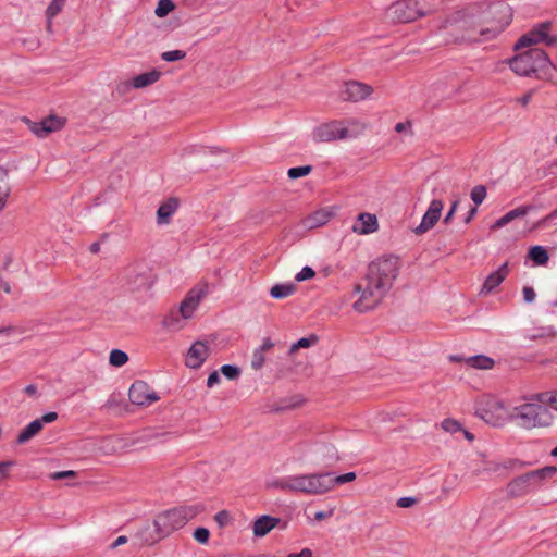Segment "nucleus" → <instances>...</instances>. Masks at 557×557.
<instances>
[{
  "mask_svg": "<svg viewBox=\"0 0 557 557\" xmlns=\"http://www.w3.org/2000/svg\"><path fill=\"white\" fill-rule=\"evenodd\" d=\"M329 479L331 481L330 484V491H332L336 485H342L348 482H352L356 480V473L355 472H347L345 474L335 475L333 472H327Z\"/></svg>",
  "mask_w": 557,
  "mask_h": 557,
  "instance_id": "obj_33",
  "label": "nucleus"
},
{
  "mask_svg": "<svg viewBox=\"0 0 557 557\" xmlns=\"http://www.w3.org/2000/svg\"><path fill=\"white\" fill-rule=\"evenodd\" d=\"M475 413L494 426L503 425L506 420L504 406L498 400L488 401L485 407L479 408Z\"/></svg>",
  "mask_w": 557,
  "mask_h": 557,
  "instance_id": "obj_14",
  "label": "nucleus"
},
{
  "mask_svg": "<svg viewBox=\"0 0 557 557\" xmlns=\"http://www.w3.org/2000/svg\"><path fill=\"white\" fill-rule=\"evenodd\" d=\"M552 22L546 21L537 24L531 30L523 34L515 44V50H520L532 45L545 44L547 47L557 46V35H550Z\"/></svg>",
  "mask_w": 557,
  "mask_h": 557,
  "instance_id": "obj_10",
  "label": "nucleus"
},
{
  "mask_svg": "<svg viewBox=\"0 0 557 557\" xmlns=\"http://www.w3.org/2000/svg\"><path fill=\"white\" fill-rule=\"evenodd\" d=\"M512 20L509 4L496 2L483 9L471 5L457 11L438 27L445 44L483 42L496 38Z\"/></svg>",
  "mask_w": 557,
  "mask_h": 557,
  "instance_id": "obj_1",
  "label": "nucleus"
},
{
  "mask_svg": "<svg viewBox=\"0 0 557 557\" xmlns=\"http://www.w3.org/2000/svg\"><path fill=\"white\" fill-rule=\"evenodd\" d=\"M458 206H459V200H455V201L451 203L449 211L447 212V214L445 215V218H444V220H443V223H444V224H446V225H447V224H449V223L451 222L453 216H454V214H455V212H456V210H457Z\"/></svg>",
  "mask_w": 557,
  "mask_h": 557,
  "instance_id": "obj_57",
  "label": "nucleus"
},
{
  "mask_svg": "<svg viewBox=\"0 0 557 557\" xmlns=\"http://www.w3.org/2000/svg\"><path fill=\"white\" fill-rule=\"evenodd\" d=\"M311 171H312L311 165H302V166H297V168H290L287 172V175L290 180H297L299 177L310 174Z\"/></svg>",
  "mask_w": 557,
  "mask_h": 557,
  "instance_id": "obj_45",
  "label": "nucleus"
},
{
  "mask_svg": "<svg viewBox=\"0 0 557 557\" xmlns=\"http://www.w3.org/2000/svg\"><path fill=\"white\" fill-rule=\"evenodd\" d=\"M510 419L517 421L519 426L531 430L549 426L554 418L547 407L535 403H525L513 408Z\"/></svg>",
  "mask_w": 557,
  "mask_h": 557,
  "instance_id": "obj_8",
  "label": "nucleus"
},
{
  "mask_svg": "<svg viewBox=\"0 0 557 557\" xmlns=\"http://www.w3.org/2000/svg\"><path fill=\"white\" fill-rule=\"evenodd\" d=\"M529 258L537 265H544L548 262L549 256L543 246H532L529 250Z\"/></svg>",
  "mask_w": 557,
  "mask_h": 557,
  "instance_id": "obj_31",
  "label": "nucleus"
},
{
  "mask_svg": "<svg viewBox=\"0 0 557 557\" xmlns=\"http://www.w3.org/2000/svg\"><path fill=\"white\" fill-rule=\"evenodd\" d=\"M199 305L196 301L191 300L187 296L181 302L180 306V314L184 320L190 319L193 317L194 311Z\"/></svg>",
  "mask_w": 557,
  "mask_h": 557,
  "instance_id": "obj_34",
  "label": "nucleus"
},
{
  "mask_svg": "<svg viewBox=\"0 0 557 557\" xmlns=\"http://www.w3.org/2000/svg\"><path fill=\"white\" fill-rule=\"evenodd\" d=\"M517 461H515V460H510V461L505 462V463L485 462V466L482 469L481 468L474 469L472 471V474L479 476V475H482L485 472H499V471H503V470H508V469L512 468V466Z\"/></svg>",
  "mask_w": 557,
  "mask_h": 557,
  "instance_id": "obj_30",
  "label": "nucleus"
},
{
  "mask_svg": "<svg viewBox=\"0 0 557 557\" xmlns=\"http://www.w3.org/2000/svg\"><path fill=\"white\" fill-rule=\"evenodd\" d=\"M509 273L508 262L503 263L496 271L492 272L484 281L480 295H488L498 287Z\"/></svg>",
  "mask_w": 557,
  "mask_h": 557,
  "instance_id": "obj_18",
  "label": "nucleus"
},
{
  "mask_svg": "<svg viewBox=\"0 0 557 557\" xmlns=\"http://www.w3.org/2000/svg\"><path fill=\"white\" fill-rule=\"evenodd\" d=\"M318 460L330 467L341 460L337 448L332 443H322L317 448Z\"/></svg>",
  "mask_w": 557,
  "mask_h": 557,
  "instance_id": "obj_19",
  "label": "nucleus"
},
{
  "mask_svg": "<svg viewBox=\"0 0 557 557\" xmlns=\"http://www.w3.org/2000/svg\"><path fill=\"white\" fill-rule=\"evenodd\" d=\"M221 381L220 379V375H219V372L218 371H213L209 374L208 376V380H207V386L209 388L213 387L215 384H218L219 382Z\"/></svg>",
  "mask_w": 557,
  "mask_h": 557,
  "instance_id": "obj_60",
  "label": "nucleus"
},
{
  "mask_svg": "<svg viewBox=\"0 0 557 557\" xmlns=\"http://www.w3.org/2000/svg\"><path fill=\"white\" fill-rule=\"evenodd\" d=\"M209 537H210V532L207 528H203V527H199L195 530L194 532V539L200 543V544H206L208 543L209 541Z\"/></svg>",
  "mask_w": 557,
  "mask_h": 557,
  "instance_id": "obj_49",
  "label": "nucleus"
},
{
  "mask_svg": "<svg viewBox=\"0 0 557 557\" xmlns=\"http://www.w3.org/2000/svg\"><path fill=\"white\" fill-rule=\"evenodd\" d=\"M202 504L185 505L160 512L156 516L157 527L165 537L182 529L189 520L203 512Z\"/></svg>",
  "mask_w": 557,
  "mask_h": 557,
  "instance_id": "obj_4",
  "label": "nucleus"
},
{
  "mask_svg": "<svg viewBox=\"0 0 557 557\" xmlns=\"http://www.w3.org/2000/svg\"><path fill=\"white\" fill-rule=\"evenodd\" d=\"M23 122L26 123L29 131L35 134L37 137H45L44 132L40 131L41 125H39V122H33L27 117H23Z\"/></svg>",
  "mask_w": 557,
  "mask_h": 557,
  "instance_id": "obj_52",
  "label": "nucleus"
},
{
  "mask_svg": "<svg viewBox=\"0 0 557 557\" xmlns=\"http://www.w3.org/2000/svg\"><path fill=\"white\" fill-rule=\"evenodd\" d=\"M555 336H556V331L552 326H548V327L544 329L542 333L531 335L530 338L534 341V339L543 338V337L554 338Z\"/></svg>",
  "mask_w": 557,
  "mask_h": 557,
  "instance_id": "obj_54",
  "label": "nucleus"
},
{
  "mask_svg": "<svg viewBox=\"0 0 557 557\" xmlns=\"http://www.w3.org/2000/svg\"><path fill=\"white\" fill-rule=\"evenodd\" d=\"M177 208L178 201L176 198H170L163 202L157 211L158 224H168L170 222V218L174 214Z\"/></svg>",
  "mask_w": 557,
  "mask_h": 557,
  "instance_id": "obj_22",
  "label": "nucleus"
},
{
  "mask_svg": "<svg viewBox=\"0 0 557 557\" xmlns=\"http://www.w3.org/2000/svg\"><path fill=\"white\" fill-rule=\"evenodd\" d=\"M444 203L440 199H433L424 213L420 224L413 230L414 234L422 235L434 227L438 222Z\"/></svg>",
  "mask_w": 557,
  "mask_h": 557,
  "instance_id": "obj_15",
  "label": "nucleus"
},
{
  "mask_svg": "<svg viewBox=\"0 0 557 557\" xmlns=\"http://www.w3.org/2000/svg\"><path fill=\"white\" fill-rule=\"evenodd\" d=\"M161 73L157 70L141 73L133 78V87L140 89L148 87L159 81Z\"/></svg>",
  "mask_w": 557,
  "mask_h": 557,
  "instance_id": "obj_24",
  "label": "nucleus"
},
{
  "mask_svg": "<svg viewBox=\"0 0 557 557\" xmlns=\"http://www.w3.org/2000/svg\"><path fill=\"white\" fill-rule=\"evenodd\" d=\"M400 269L397 257H381L372 261L367 269L363 283L355 286V292L360 294L352 308L363 313L376 308L391 290Z\"/></svg>",
  "mask_w": 557,
  "mask_h": 557,
  "instance_id": "obj_2",
  "label": "nucleus"
},
{
  "mask_svg": "<svg viewBox=\"0 0 557 557\" xmlns=\"http://www.w3.org/2000/svg\"><path fill=\"white\" fill-rule=\"evenodd\" d=\"M208 284L203 283L191 288L186 296L199 305L200 300L208 294Z\"/></svg>",
  "mask_w": 557,
  "mask_h": 557,
  "instance_id": "obj_40",
  "label": "nucleus"
},
{
  "mask_svg": "<svg viewBox=\"0 0 557 557\" xmlns=\"http://www.w3.org/2000/svg\"><path fill=\"white\" fill-rule=\"evenodd\" d=\"M174 8L175 4L172 0H159L154 13L158 17H164L173 11Z\"/></svg>",
  "mask_w": 557,
  "mask_h": 557,
  "instance_id": "obj_41",
  "label": "nucleus"
},
{
  "mask_svg": "<svg viewBox=\"0 0 557 557\" xmlns=\"http://www.w3.org/2000/svg\"><path fill=\"white\" fill-rule=\"evenodd\" d=\"M264 352H262L261 350H258L256 349L253 355H252V358H251V367L252 369L255 370H259L263 367L264 364Z\"/></svg>",
  "mask_w": 557,
  "mask_h": 557,
  "instance_id": "obj_51",
  "label": "nucleus"
},
{
  "mask_svg": "<svg viewBox=\"0 0 557 557\" xmlns=\"http://www.w3.org/2000/svg\"><path fill=\"white\" fill-rule=\"evenodd\" d=\"M549 406L557 411V391L552 392Z\"/></svg>",
  "mask_w": 557,
  "mask_h": 557,
  "instance_id": "obj_64",
  "label": "nucleus"
},
{
  "mask_svg": "<svg viewBox=\"0 0 557 557\" xmlns=\"http://www.w3.org/2000/svg\"><path fill=\"white\" fill-rule=\"evenodd\" d=\"M220 371L227 380H237L240 375V368L234 364H224Z\"/></svg>",
  "mask_w": 557,
  "mask_h": 557,
  "instance_id": "obj_44",
  "label": "nucleus"
},
{
  "mask_svg": "<svg viewBox=\"0 0 557 557\" xmlns=\"http://www.w3.org/2000/svg\"><path fill=\"white\" fill-rule=\"evenodd\" d=\"M41 125L40 131L44 132L45 137L53 132L61 129L64 125V121L55 115H50L39 121Z\"/></svg>",
  "mask_w": 557,
  "mask_h": 557,
  "instance_id": "obj_28",
  "label": "nucleus"
},
{
  "mask_svg": "<svg viewBox=\"0 0 557 557\" xmlns=\"http://www.w3.org/2000/svg\"><path fill=\"white\" fill-rule=\"evenodd\" d=\"M331 213L326 210H319L307 216L305 220V226L308 228H315L326 224L330 221Z\"/></svg>",
  "mask_w": 557,
  "mask_h": 557,
  "instance_id": "obj_27",
  "label": "nucleus"
},
{
  "mask_svg": "<svg viewBox=\"0 0 557 557\" xmlns=\"http://www.w3.org/2000/svg\"><path fill=\"white\" fill-rule=\"evenodd\" d=\"M123 281L124 287L131 293L148 290L154 282V275L148 264L137 262L125 269Z\"/></svg>",
  "mask_w": 557,
  "mask_h": 557,
  "instance_id": "obj_9",
  "label": "nucleus"
},
{
  "mask_svg": "<svg viewBox=\"0 0 557 557\" xmlns=\"http://www.w3.org/2000/svg\"><path fill=\"white\" fill-rule=\"evenodd\" d=\"M556 472L557 467L546 466L512 479L506 486L508 498L525 496L540 487L545 479L553 476Z\"/></svg>",
  "mask_w": 557,
  "mask_h": 557,
  "instance_id": "obj_6",
  "label": "nucleus"
},
{
  "mask_svg": "<svg viewBox=\"0 0 557 557\" xmlns=\"http://www.w3.org/2000/svg\"><path fill=\"white\" fill-rule=\"evenodd\" d=\"M376 215L371 213H360L358 215V223L354 225L352 230L359 234H370L377 230Z\"/></svg>",
  "mask_w": 557,
  "mask_h": 557,
  "instance_id": "obj_20",
  "label": "nucleus"
},
{
  "mask_svg": "<svg viewBox=\"0 0 557 557\" xmlns=\"http://www.w3.org/2000/svg\"><path fill=\"white\" fill-rule=\"evenodd\" d=\"M295 290L294 284H276L270 289V295L275 299H282L293 295Z\"/></svg>",
  "mask_w": 557,
  "mask_h": 557,
  "instance_id": "obj_32",
  "label": "nucleus"
},
{
  "mask_svg": "<svg viewBox=\"0 0 557 557\" xmlns=\"http://www.w3.org/2000/svg\"><path fill=\"white\" fill-rule=\"evenodd\" d=\"M58 419V413L54 411L45 413L41 418L37 419L41 426L44 428V423H51Z\"/></svg>",
  "mask_w": 557,
  "mask_h": 557,
  "instance_id": "obj_58",
  "label": "nucleus"
},
{
  "mask_svg": "<svg viewBox=\"0 0 557 557\" xmlns=\"http://www.w3.org/2000/svg\"><path fill=\"white\" fill-rule=\"evenodd\" d=\"M199 305L196 301L191 300L187 296L181 302L180 306V314L184 320L190 319L193 317L194 311Z\"/></svg>",
  "mask_w": 557,
  "mask_h": 557,
  "instance_id": "obj_35",
  "label": "nucleus"
},
{
  "mask_svg": "<svg viewBox=\"0 0 557 557\" xmlns=\"http://www.w3.org/2000/svg\"><path fill=\"white\" fill-rule=\"evenodd\" d=\"M522 292H523V298H524L525 302L530 304V302L534 301L536 294L532 287L524 286Z\"/></svg>",
  "mask_w": 557,
  "mask_h": 557,
  "instance_id": "obj_59",
  "label": "nucleus"
},
{
  "mask_svg": "<svg viewBox=\"0 0 557 557\" xmlns=\"http://www.w3.org/2000/svg\"><path fill=\"white\" fill-rule=\"evenodd\" d=\"M373 89L370 85L351 81L345 84V89L343 90V98L349 101H360L366 99L372 94Z\"/></svg>",
  "mask_w": 557,
  "mask_h": 557,
  "instance_id": "obj_17",
  "label": "nucleus"
},
{
  "mask_svg": "<svg viewBox=\"0 0 557 557\" xmlns=\"http://www.w3.org/2000/svg\"><path fill=\"white\" fill-rule=\"evenodd\" d=\"M10 194L9 171L0 165V211L5 207Z\"/></svg>",
  "mask_w": 557,
  "mask_h": 557,
  "instance_id": "obj_25",
  "label": "nucleus"
},
{
  "mask_svg": "<svg viewBox=\"0 0 557 557\" xmlns=\"http://www.w3.org/2000/svg\"><path fill=\"white\" fill-rule=\"evenodd\" d=\"M442 429L448 433H456L462 430L461 424L454 419H445L442 421Z\"/></svg>",
  "mask_w": 557,
  "mask_h": 557,
  "instance_id": "obj_47",
  "label": "nucleus"
},
{
  "mask_svg": "<svg viewBox=\"0 0 557 557\" xmlns=\"http://www.w3.org/2000/svg\"><path fill=\"white\" fill-rule=\"evenodd\" d=\"M437 0H398L388 7L387 17L396 23H410L434 12Z\"/></svg>",
  "mask_w": 557,
  "mask_h": 557,
  "instance_id": "obj_5",
  "label": "nucleus"
},
{
  "mask_svg": "<svg viewBox=\"0 0 557 557\" xmlns=\"http://www.w3.org/2000/svg\"><path fill=\"white\" fill-rule=\"evenodd\" d=\"M466 363L474 369L490 370L494 367L495 361L485 355H475L465 359Z\"/></svg>",
  "mask_w": 557,
  "mask_h": 557,
  "instance_id": "obj_29",
  "label": "nucleus"
},
{
  "mask_svg": "<svg viewBox=\"0 0 557 557\" xmlns=\"http://www.w3.org/2000/svg\"><path fill=\"white\" fill-rule=\"evenodd\" d=\"M214 520L216 521V523H218L220 527L225 525V524L228 522V520H230L228 512H227V511H225V510L219 511V512L214 516Z\"/></svg>",
  "mask_w": 557,
  "mask_h": 557,
  "instance_id": "obj_56",
  "label": "nucleus"
},
{
  "mask_svg": "<svg viewBox=\"0 0 557 557\" xmlns=\"http://www.w3.org/2000/svg\"><path fill=\"white\" fill-rule=\"evenodd\" d=\"M319 342V337L315 334H311L308 337L300 338L297 343L290 346V352L298 350L299 348H308L315 345Z\"/></svg>",
  "mask_w": 557,
  "mask_h": 557,
  "instance_id": "obj_42",
  "label": "nucleus"
},
{
  "mask_svg": "<svg viewBox=\"0 0 557 557\" xmlns=\"http://www.w3.org/2000/svg\"><path fill=\"white\" fill-rule=\"evenodd\" d=\"M186 57V52L183 50L165 51L161 54V58L165 62H175L183 60Z\"/></svg>",
  "mask_w": 557,
  "mask_h": 557,
  "instance_id": "obj_46",
  "label": "nucleus"
},
{
  "mask_svg": "<svg viewBox=\"0 0 557 557\" xmlns=\"http://www.w3.org/2000/svg\"><path fill=\"white\" fill-rule=\"evenodd\" d=\"M210 349L202 341H196L186 354L185 364L190 369H198L209 357Z\"/></svg>",
  "mask_w": 557,
  "mask_h": 557,
  "instance_id": "obj_16",
  "label": "nucleus"
},
{
  "mask_svg": "<svg viewBox=\"0 0 557 557\" xmlns=\"http://www.w3.org/2000/svg\"><path fill=\"white\" fill-rule=\"evenodd\" d=\"M417 502L418 500L414 497H400L397 500V506L400 508H409V507L413 506L414 504H417Z\"/></svg>",
  "mask_w": 557,
  "mask_h": 557,
  "instance_id": "obj_55",
  "label": "nucleus"
},
{
  "mask_svg": "<svg viewBox=\"0 0 557 557\" xmlns=\"http://www.w3.org/2000/svg\"><path fill=\"white\" fill-rule=\"evenodd\" d=\"M331 481L329 473H312L294 475L273 481L271 486L286 492H300L310 495H320L330 492Z\"/></svg>",
  "mask_w": 557,
  "mask_h": 557,
  "instance_id": "obj_3",
  "label": "nucleus"
},
{
  "mask_svg": "<svg viewBox=\"0 0 557 557\" xmlns=\"http://www.w3.org/2000/svg\"><path fill=\"white\" fill-rule=\"evenodd\" d=\"M349 136L348 128L342 121H331L314 128L313 139L317 143H330Z\"/></svg>",
  "mask_w": 557,
  "mask_h": 557,
  "instance_id": "obj_11",
  "label": "nucleus"
},
{
  "mask_svg": "<svg viewBox=\"0 0 557 557\" xmlns=\"http://www.w3.org/2000/svg\"><path fill=\"white\" fill-rule=\"evenodd\" d=\"M550 395L552 392L536 393L531 395L528 399L530 400V403H535L544 406V404L549 405Z\"/></svg>",
  "mask_w": 557,
  "mask_h": 557,
  "instance_id": "obj_48",
  "label": "nucleus"
},
{
  "mask_svg": "<svg viewBox=\"0 0 557 557\" xmlns=\"http://www.w3.org/2000/svg\"><path fill=\"white\" fill-rule=\"evenodd\" d=\"M14 465L13 461H1L0 462V475L2 478L8 476V469L11 468Z\"/></svg>",
  "mask_w": 557,
  "mask_h": 557,
  "instance_id": "obj_61",
  "label": "nucleus"
},
{
  "mask_svg": "<svg viewBox=\"0 0 557 557\" xmlns=\"http://www.w3.org/2000/svg\"><path fill=\"white\" fill-rule=\"evenodd\" d=\"M487 191L484 185H476L471 190V200L476 205H481L486 198Z\"/></svg>",
  "mask_w": 557,
  "mask_h": 557,
  "instance_id": "obj_43",
  "label": "nucleus"
},
{
  "mask_svg": "<svg viewBox=\"0 0 557 557\" xmlns=\"http://www.w3.org/2000/svg\"><path fill=\"white\" fill-rule=\"evenodd\" d=\"M164 537L157 527L156 519H153L152 522H145L137 529L131 537V544L133 547L151 546Z\"/></svg>",
  "mask_w": 557,
  "mask_h": 557,
  "instance_id": "obj_12",
  "label": "nucleus"
},
{
  "mask_svg": "<svg viewBox=\"0 0 557 557\" xmlns=\"http://www.w3.org/2000/svg\"><path fill=\"white\" fill-rule=\"evenodd\" d=\"M127 542H128V537H127V536H125V535H121V536H119L115 541H113V542L109 545V547H110L111 549H114V548H116V547H119V546H121V545L126 544Z\"/></svg>",
  "mask_w": 557,
  "mask_h": 557,
  "instance_id": "obj_62",
  "label": "nucleus"
},
{
  "mask_svg": "<svg viewBox=\"0 0 557 557\" xmlns=\"http://www.w3.org/2000/svg\"><path fill=\"white\" fill-rule=\"evenodd\" d=\"M180 312H172L163 320V325L168 329L180 330L184 326Z\"/></svg>",
  "mask_w": 557,
  "mask_h": 557,
  "instance_id": "obj_39",
  "label": "nucleus"
},
{
  "mask_svg": "<svg viewBox=\"0 0 557 557\" xmlns=\"http://www.w3.org/2000/svg\"><path fill=\"white\" fill-rule=\"evenodd\" d=\"M128 397L137 406L150 405L159 399L158 394L144 381H136L131 385Z\"/></svg>",
  "mask_w": 557,
  "mask_h": 557,
  "instance_id": "obj_13",
  "label": "nucleus"
},
{
  "mask_svg": "<svg viewBox=\"0 0 557 557\" xmlns=\"http://www.w3.org/2000/svg\"><path fill=\"white\" fill-rule=\"evenodd\" d=\"M65 0H52L46 10L48 20V29L51 27V20L57 16L63 9Z\"/></svg>",
  "mask_w": 557,
  "mask_h": 557,
  "instance_id": "obj_36",
  "label": "nucleus"
},
{
  "mask_svg": "<svg viewBox=\"0 0 557 557\" xmlns=\"http://www.w3.org/2000/svg\"><path fill=\"white\" fill-rule=\"evenodd\" d=\"M410 127H411V123H410V121H407V122H400V123H397V124L395 125V131H396L397 133H403V132H405V131H407V129H410Z\"/></svg>",
  "mask_w": 557,
  "mask_h": 557,
  "instance_id": "obj_63",
  "label": "nucleus"
},
{
  "mask_svg": "<svg viewBox=\"0 0 557 557\" xmlns=\"http://www.w3.org/2000/svg\"><path fill=\"white\" fill-rule=\"evenodd\" d=\"M510 69L520 76H530L533 73L554 69L548 54L540 48H531L508 61Z\"/></svg>",
  "mask_w": 557,
  "mask_h": 557,
  "instance_id": "obj_7",
  "label": "nucleus"
},
{
  "mask_svg": "<svg viewBox=\"0 0 557 557\" xmlns=\"http://www.w3.org/2000/svg\"><path fill=\"white\" fill-rule=\"evenodd\" d=\"M531 210L530 206L518 207L513 210H510L500 219H498L492 226V230L500 228L513 221L515 219L524 216Z\"/></svg>",
  "mask_w": 557,
  "mask_h": 557,
  "instance_id": "obj_23",
  "label": "nucleus"
},
{
  "mask_svg": "<svg viewBox=\"0 0 557 557\" xmlns=\"http://www.w3.org/2000/svg\"><path fill=\"white\" fill-rule=\"evenodd\" d=\"M315 276V271L311 267H304L300 272H298L295 276L297 282H302Z\"/></svg>",
  "mask_w": 557,
  "mask_h": 557,
  "instance_id": "obj_50",
  "label": "nucleus"
},
{
  "mask_svg": "<svg viewBox=\"0 0 557 557\" xmlns=\"http://www.w3.org/2000/svg\"><path fill=\"white\" fill-rule=\"evenodd\" d=\"M128 361V356L121 349H113L109 356V362L113 367H122Z\"/></svg>",
  "mask_w": 557,
  "mask_h": 557,
  "instance_id": "obj_38",
  "label": "nucleus"
},
{
  "mask_svg": "<svg viewBox=\"0 0 557 557\" xmlns=\"http://www.w3.org/2000/svg\"><path fill=\"white\" fill-rule=\"evenodd\" d=\"M302 403H304V399L300 396H293L290 398L283 399L281 401V404L277 407L273 408L272 410L275 412H281V411L294 409V408L298 407L299 405H301Z\"/></svg>",
  "mask_w": 557,
  "mask_h": 557,
  "instance_id": "obj_37",
  "label": "nucleus"
},
{
  "mask_svg": "<svg viewBox=\"0 0 557 557\" xmlns=\"http://www.w3.org/2000/svg\"><path fill=\"white\" fill-rule=\"evenodd\" d=\"M280 518L263 515L256 519L253 522V534L256 536L262 537L267 535L271 530H273L280 523Z\"/></svg>",
  "mask_w": 557,
  "mask_h": 557,
  "instance_id": "obj_21",
  "label": "nucleus"
},
{
  "mask_svg": "<svg viewBox=\"0 0 557 557\" xmlns=\"http://www.w3.org/2000/svg\"><path fill=\"white\" fill-rule=\"evenodd\" d=\"M42 430V426L40 422L36 419L32 421L28 425H26L17 435L16 443L17 444H25L28 441H30L34 436H36L40 431Z\"/></svg>",
  "mask_w": 557,
  "mask_h": 557,
  "instance_id": "obj_26",
  "label": "nucleus"
},
{
  "mask_svg": "<svg viewBox=\"0 0 557 557\" xmlns=\"http://www.w3.org/2000/svg\"><path fill=\"white\" fill-rule=\"evenodd\" d=\"M75 476H76V472L72 471V470L58 471V472H53L49 475V478L53 481L69 479V478H75Z\"/></svg>",
  "mask_w": 557,
  "mask_h": 557,
  "instance_id": "obj_53",
  "label": "nucleus"
}]
</instances>
